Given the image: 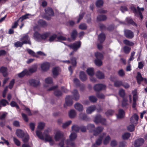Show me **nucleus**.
<instances>
[{"label":"nucleus","mask_w":147,"mask_h":147,"mask_svg":"<svg viewBox=\"0 0 147 147\" xmlns=\"http://www.w3.org/2000/svg\"><path fill=\"white\" fill-rule=\"evenodd\" d=\"M114 113V111L112 110H109L105 113V114L108 117L110 115H113Z\"/></svg>","instance_id":"nucleus-55"},{"label":"nucleus","mask_w":147,"mask_h":147,"mask_svg":"<svg viewBox=\"0 0 147 147\" xmlns=\"http://www.w3.org/2000/svg\"><path fill=\"white\" fill-rule=\"evenodd\" d=\"M45 140L46 142H48L51 143H53L54 141L51 136L49 135L46 134L45 136Z\"/></svg>","instance_id":"nucleus-25"},{"label":"nucleus","mask_w":147,"mask_h":147,"mask_svg":"<svg viewBox=\"0 0 147 147\" xmlns=\"http://www.w3.org/2000/svg\"><path fill=\"white\" fill-rule=\"evenodd\" d=\"M86 72L90 76H93L94 74V70L93 68L87 69Z\"/></svg>","instance_id":"nucleus-33"},{"label":"nucleus","mask_w":147,"mask_h":147,"mask_svg":"<svg viewBox=\"0 0 147 147\" xmlns=\"http://www.w3.org/2000/svg\"><path fill=\"white\" fill-rule=\"evenodd\" d=\"M53 74L54 76V77L55 76H57L59 74V70L58 67H55L53 68L52 70Z\"/></svg>","instance_id":"nucleus-32"},{"label":"nucleus","mask_w":147,"mask_h":147,"mask_svg":"<svg viewBox=\"0 0 147 147\" xmlns=\"http://www.w3.org/2000/svg\"><path fill=\"white\" fill-rule=\"evenodd\" d=\"M29 82L31 86L34 87H36L38 86L40 83L38 80H36L34 79H31L29 80Z\"/></svg>","instance_id":"nucleus-7"},{"label":"nucleus","mask_w":147,"mask_h":147,"mask_svg":"<svg viewBox=\"0 0 147 147\" xmlns=\"http://www.w3.org/2000/svg\"><path fill=\"white\" fill-rule=\"evenodd\" d=\"M144 140L142 138H140L136 140L134 143V145L135 147H139L144 143Z\"/></svg>","instance_id":"nucleus-9"},{"label":"nucleus","mask_w":147,"mask_h":147,"mask_svg":"<svg viewBox=\"0 0 147 147\" xmlns=\"http://www.w3.org/2000/svg\"><path fill=\"white\" fill-rule=\"evenodd\" d=\"M131 9L133 13L135 14V15L138 18H139L138 10L136 7L134 6H132L131 7Z\"/></svg>","instance_id":"nucleus-35"},{"label":"nucleus","mask_w":147,"mask_h":147,"mask_svg":"<svg viewBox=\"0 0 147 147\" xmlns=\"http://www.w3.org/2000/svg\"><path fill=\"white\" fill-rule=\"evenodd\" d=\"M27 43L25 41H23L22 42L20 41H17L14 44V46L17 48L18 47H22L24 44Z\"/></svg>","instance_id":"nucleus-27"},{"label":"nucleus","mask_w":147,"mask_h":147,"mask_svg":"<svg viewBox=\"0 0 147 147\" xmlns=\"http://www.w3.org/2000/svg\"><path fill=\"white\" fill-rule=\"evenodd\" d=\"M106 87V86L102 84H97L94 86V89L95 91L99 92L102 90L105 89Z\"/></svg>","instance_id":"nucleus-5"},{"label":"nucleus","mask_w":147,"mask_h":147,"mask_svg":"<svg viewBox=\"0 0 147 147\" xmlns=\"http://www.w3.org/2000/svg\"><path fill=\"white\" fill-rule=\"evenodd\" d=\"M45 81L46 83L51 84L53 82V79L50 77H48L45 79Z\"/></svg>","instance_id":"nucleus-59"},{"label":"nucleus","mask_w":147,"mask_h":147,"mask_svg":"<svg viewBox=\"0 0 147 147\" xmlns=\"http://www.w3.org/2000/svg\"><path fill=\"white\" fill-rule=\"evenodd\" d=\"M126 21L128 24H130L133 26H137V24L131 19L127 18Z\"/></svg>","instance_id":"nucleus-53"},{"label":"nucleus","mask_w":147,"mask_h":147,"mask_svg":"<svg viewBox=\"0 0 147 147\" xmlns=\"http://www.w3.org/2000/svg\"><path fill=\"white\" fill-rule=\"evenodd\" d=\"M125 36L127 38L129 39L132 38L134 37V34L131 30H126L124 31Z\"/></svg>","instance_id":"nucleus-8"},{"label":"nucleus","mask_w":147,"mask_h":147,"mask_svg":"<svg viewBox=\"0 0 147 147\" xmlns=\"http://www.w3.org/2000/svg\"><path fill=\"white\" fill-rule=\"evenodd\" d=\"M135 126L134 124L129 125L127 127V130L130 132H133L135 130Z\"/></svg>","instance_id":"nucleus-48"},{"label":"nucleus","mask_w":147,"mask_h":147,"mask_svg":"<svg viewBox=\"0 0 147 147\" xmlns=\"http://www.w3.org/2000/svg\"><path fill=\"white\" fill-rule=\"evenodd\" d=\"M54 94L56 96L59 97L62 95V93L60 90H58L54 92Z\"/></svg>","instance_id":"nucleus-58"},{"label":"nucleus","mask_w":147,"mask_h":147,"mask_svg":"<svg viewBox=\"0 0 147 147\" xmlns=\"http://www.w3.org/2000/svg\"><path fill=\"white\" fill-rule=\"evenodd\" d=\"M85 14V13L84 12L81 13L79 15L78 18L77 23H79L81 20L82 19L84 15Z\"/></svg>","instance_id":"nucleus-51"},{"label":"nucleus","mask_w":147,"mask_h":147,"mask_svg":"<svg viewBox=\"0 0 147 147\" xmlns=\"http://www.w3.org/2000/svg\"><path fill=\"white\" fill-rule=\"evenodd\" d=\"M125 112L122 109H120L119 111L118 114L117 115L118 118H122L124 117Z\"/></svg>","instance_id":"nucleus-24"},{"label":"nucleus","mask_w":147,"mask_h":147,"mask_svg":"<svg viewBox=\"0 0 147 147\" xmlns=\"http://www.w3.org/2000/svg\"><path fill=\"white\" fill-rule=\"evenodd\" d=\"M76 114V112L74 110H71L69 113V116L71 118H74L75 117Z\"/></svg>","instance_id":"nucleus-38"},{"label":"nucleus","mask_w":147,"mask_h":147,"mask_svg":"<svg viewBox=\"0 0 147 147\" xmlns=\"http://www.w3.org/2000/svg\"><path fill=\"white\" fill-rule=\"evenodd\" d=\"M106 36L103 33H101L98 36V40L100 43H103L106 39Z\"/></svg>","instance_id":"nucleus-13"},{"label":"nucleus","mask_w":147,"mask_h":147,"mask_svg":"<svg viewBox=\"0 0 147 147\" xmlns=\"http://www.w3.org/2000/svg\"><path fill=\"white\" fill-rule=\"evenodd\" d=\"M138 99V96H134V95L133 96V103L132 105V107L134 109L136 108L137 105L136 101Z\"/></svg>","instance_id":"nucleus-29"},{"label":"nucleus","mask_w":147,"mask_h":147,"mask_svg":"<svg viewBox=\"0 0 147 147\" xmlns=\"http://www.w3.org/2000/svg\"><path fill=\"white\" fill-rule=\"evenodd\" d=\"M137 8L138 12L139 18H140V20H142L143 18V17L141 11H144V8L143 7L140 8L139 6H138Z\"/></svg>","instance_id":"nucleus-34"},{"label":"nucleus","mask_w":147,"mask_h":147,"mask_svg":"<svg viewBox=\"0 0 147 147\" xmlns=\"http://www.w3.org/2000/svg\"><path fill=\"white\" fill-rule=\"evenodd\" d=\"M72 93L73 94V99L76 101L78 100L79 99L80 95L78 90L76 89H74Z\"/></svg>","instance_id":"nucleus-17"},{"label":"nucleus","mask_w":147,"mask_h":147,"mask_svg":"<svg viewBox=\"0 0 147 147\" xmlns=\"http://www.w3.org/2000/svg\"><path fill=\"white\" fill-rule=\"evenodd\" d=\"M37 66H35L29 69V70L27 69V71L28 72V76H30L31 74L35 72L37 70Z\"/></svg>","instance_id":"nucleus-40"},{"label":"nucleus","mask_w":147,"mask_h":147,"mask_svg":"<svg viewBox=\"0 0 147 147\" xmlns=\"http://www.w3.org/2000/svg\"><path fill=\"white\" fill-rule=\"evenodd\" d=\"M76 134L75 133H72L69 136V138L71 141L74 140L77 138Z\"/></svg>","instance_id":"nucleus-54"},{"label":"nucleus","mask_w":147,"mask_h":147,"mask_svg":"<svg viewBox=\"0 0 147 147\" xmlns=\"http://www.w3.org/2000/svg\"><path fill=\"white\" fill-rule=\"evenodd\" d=\"M13 141L15 144L17 146H19L21 145L20 141L16 138L13 137Z\"/></svg>","instance_id":"nucleus-57"},{"label":"nucleus","mask_w":147,"mask_h":147,"mask_svg":"<svg viewBox=\"0 0 147 147\" xmlns=\"http://www.w3.org/2000/svg\"><path fill=\"white\" fill-rule=\"evenodd\" d=\"M111 139V137L109 136H108L106 137L103 141V143L105 145L109 143Z\"/></svg>","instance_id":"nucleus-46"},{"label":"nucleus","mask_w":147,"mask_h":147,"mask_svg":"<svg viewBox=\"0 0 147 147\" xmlns=\"http://www.w3.org/2000/svg\"><path fill=\"white\" fill-rule=\"evenodd\" d=\"M87 127L90 131L92 132L95 129V125L94 124H89L87 125Z\"/></svg>","instance_id":"nucleus-37"},{"label":"nucleus","mask_w":147,"mask_h":147,"mask_svg":"<svg viewBox=\"0 0 147 147\" xmlns=\"http://www.w3.org/2000/svg\"><path fill=\"white\" fill-rule=\"evenodd\" d=\"M45 13L49 16H54V11L51 7H48L45 10Z\"/></svg>","instance_id":"nucleus-15"},{"label":"nucleus","mask_w":147,"mask_h":147,"mask_svg":"<svg viewBox=\"0 0 147 147\" xmlns=\"http://www.w3.org/2000/svg\"><path fill=\"white\" fill-rule=\"evenodd\" d=\"M78 35V32L76 30H73L71 33V39L73 40H76Z\"/></svg>","instance_id":"nucleus-19"},{"label":"nucleus","mask_w":147,"mask_h":147,"mask_svg":"<svg viewBox=\"0 0 147 147\" xmlns=\"http://www.w3.org/2000/svg\"><path fill=\"white\" fill-rule=\"evenodd\" d=\"M50 65L51 64L49 63L45 62L41 64L40 67L43 71H47L49 69Z\"/></svg>","instance_id":"nucleus-6"},{"label":"nucleus","mask_w":147,"mask_h":147,"mask_svg":"<svg viewBox=\"0 0 147 147\" xmlns=\"http://www.w3.org/2000/svg\"><path fill=\"white\" fill-rule=\"evenodd\" d=\"M94 121L96 124L100 123L102 124L105 125L106 123V119L101 117L100 115H96L94 119Z\"/></svg>","instance_id":"nucleus-2"},{"label":"nucleus","mask_w":147,"mask_h":147,"mask_svg":"<svg viewBox=\"0 0 147 147\" xmlns=\"http://www.w3.org/2000/svg\"><path fill=\"white\" fill-rule=\"evenodd\" d=\"M80 117L81 119L83 120L88 121V118L87 115L85 114H80Z\"/></svg>","instance_id":"nucleus-64"},{"label":"nucleus","mask_w":147,"mask_h":147,"mask_svg":"<svg viewBox=\"0 0 147 147\" xmlns=\"http://www.w3.org/2000/svg\"><path fill=\"white\" fill-rule=\"evenodd\" d=\"M96 76L99 79H102L105 78L104 74L100 71L97 72L96 74Z\"/></svg>","instance_id":"nucleus-20"},{"label":"nucleus","mask_w":147,"mask_h":147,"mask_svg":"<svg viewBox=\"0 0 147 147\" xmlns=\"http://www.w3.org/2000/svg\"><path fill=\"white\" fill-rule=\"evenodd\" d=\"M119 96L122 98H125V90L123 89H121L119 92Z\"/></svg>","instance_id":"nucleus-52"},{"label":"nucleus","mask_w":147,"mask_h":147,"mask_svg":"<svg viewBox=\"0 0 147 147\" xmlns=\"http://www.w3.org/2000/svg\"><path fill=\"white\" fill-rule=\"evenodd\" d=\"M51 34V32H47L41 34V39L42 40H45Z\"/></svg>","instance_id":"nucleus-21"},{"label":"nucleus","mask_w":147,"mask_h":147,"mask_svg":"<svg viewBox=\"0 0 147 147\" xmlns=\"http://www.w3.org/2000/svg\"><path fill=\"white\" fill-rule=\"evenodd\" d=\"M70 63L73 66H75L76 65L77 62L76 57H72L70 59Z\"/></svg>","instance_id":"nucleus-45"},{"label":"nucleus","mask_w":147,"mask_h":147,"mask_svg":"<svg viewBox=\"0 0 147 147\" xmlns=\"http://www.w3.org/2000/svg\"><path fill=\"white\" fill-rule=\"evenodd\" d=\"M131 48L127 46H125L123 47V51L125 53L127 54L130 52Z\"/></svg>","instance_id":"nucleus-60"},{"label":"nucleus","mask_w":147,"mask_h":147,"mask_svg":"<svg viewBox=\"0 0 147 147\" xmlns=\"http://www.w3.org/2000/svg\"><path fill=\"white\" fill-rule=\"evenodd\" d=\"M72 131L78 132L79 130H80V127L76 125H74L72 127Z\"/></svg>","instance_id":"nucleus-50"},{"label":"nucleus","mask_w":147,"mask_h":147,"mask_svg":"<svg viewBox=\"0 0 147 147\" xmlns=\"http://www.w3.org/2000/svg\"><path fill=\"white\" fill-rule=\"evenodd\" d=\"M107 29L109 32H111L114 29V25L113 24H111L108 26Z\"/></svg>","instance_id":"nucleus-61"},{"label":"nucleus","mask_w":147,"mask_h":147,"mask_svg":"<svg viewBox=\"0 0 147 147\" xmlns=\"http://www.w3.org/2000/svg\"><path fill=\"white\" fill-rule=\"evenodd\" d=\"M28 72L27 71V69L24 70L21 73L18 74V76L20 78H22L25 76H28Z\"/></svg>","instance_id":"nucleus-26"},{"label":"nucleus","mask_w":147,"mask_h":147,"mask_svg":"<svg viewBox=\"0 0 147 147\" xmlns=\"http://www.w3.org/2000/svg\"><path fill=\"white\" fill-rule=\"evenodd\" d=\"M81 42L80 41H78L69 45V47L74 51H77L81 46Z\"/></svg>","instance_id":"nucleus-3"},{"label":"nucleus","mask_w":147,"mask_h":147,"mask_svg":"<svg viewBox=\"0 0 147 147\" xmlns=\"http://www.w3.org/2000/svg\"><path fill=\"white\" fill-rule=\"evenodd\" d=\"M79 77L80 80L82 82L86 81L87 79V75L83 71H80Z\"/></svg>","instance_id":"nucleus-14"},{"label":"nucleus","mask_w":147,"mask_h":147,"mask_svg":"<svg viewBox=\"0 0 147 147\" xmlns=\"http://www.w3.org/2000/svg\"><path fill=\"white\" fill-rule=\"evenodd\" d=\"M72 96L68 95L65 98V104L64 105V107H66V106H70L73 104Z\"/></svg>","instance_id":"nucleus-4"},{"label":"nucleus","mask_w":147,"mask_h":147,"mask_svg":"<svg viewBox=\"0 0 147 147\" xmlns=\"http://www.w3.org/2000/svg\"><path fill=\"white\" fill-rule=\"evenodd\" d=\"M36 134L38 138L41 140H44V138L41 131L37 130Z\"/></svg>","instance_id":"nucleus-42"},{"label":"nucleus","mask_w":147,"mask_h":147,"mask_svg":"<svg viewBox=\"0 0 147 147\" xmlns=\"http://www.w3.org/2000/svg\"><path fill=\"white\" fill-rule=\"evenodd\" d=\"M45 124L44 123L40 122L38 123V128L40 130L43 129L45 126Z\"/></svg>","instance_id":"nucleus-62"},{"label":"nucleus","mask_w":147,"mask_h":147,"mask_svg":"<svg viewBox=\"0 0 147 147\" xmlns=\"http://www.w3.org/2000/svg\"><path fill=\"white\" fill-rule=\"evenodd\" d=\"M136 79L137 83L139 84H140L141 82L143 81L144 78L142 77L141 74L140 72H138Z\"/></svg>","instance_id":"nucleus-18"},{"label":"nucleus","mask_w":147,"mask_h":147,"mask_svg":"<svg viewBox=\"0 0 147 147\" xmlns=\"http://www.w3.org/2000/svg\"><path fill=\"white\" fill-rule=\"evenodd\" d=\"M114 86L119 88L122 85V82L121 81L116 80L114 81Z\"/></svg>","instance_id":"nucleus-39"},{"label":"nucleus","mask_w":147,"mask_h":147,"mask_svg":"<svg viewBox=\"0 0 147 147\" xmlns=\"http://www.w3.org/2000/svg\"><path fill=\"white\" fill-rule=\"evenodd\" d=\"M21 41H25L27 43L25 44H28L30 45H31V42L30 40V39L27 34H25L20 39Z\"/></svg>","instance_id":"nucleus-10"},{"label":"nucleus","mask_w":147,"mask_h":147,"mask_svg":"<svg viewBox=\"0 0 147 147\" xmlns=\"http://www.w3.org/2000/svg\"><path fill=\"white\" fill-rule=\"evenodd\" d=\"M103 1L102 0H98L96 3V5L98 7H100L103 5Z\"/></svg>","instance_id":"nucleus-44"},{"label":"nucleus","mask_w":147,"mask_h":147,"mask_svg":"<svg viewBox=\"0 0 147 147\" xmlns=\"http://www.w3.org/2000/svg\"><path fill=\"white\" fill-rule=\"evenodd\" d=\"M123 43L126 45H129L130 46H133L134 45V43L131 42H130L129 40L125 39L123 41Z\"/></svg>","instance_id":"nucleus-49"},{"label":"nucleus","mask_w":147,"mask_h":147,"mask_svg":"<svg viewBox=\"0 0 147 147\" xmlns=\"http://www.w3.org/2000/svg\"><path fill=\"white\" fill-rule=\"evenodd\" d=\"M89 99L90 102H96L97 100V99L96 97L93 96H89Z\"/></svg>","instance_id":"nucleus-56"},{"label":"nucleus","mask_w":147,"mask_h":147,"mask_svg":"<svg viewBox=\"0 0 147 147\" xmlns=\"http://www.w3.org/2000/svg\"><path fill=\"white\" fill-rule=\"evenodd\" d=\"M27 51L28 53L30 55L34 57H37V56L36 55L35 53L33 51L30 49H27Z\"/></svg>","instance_id":"nucleus-63"},{"label":"nucleus","mask_w":147,"mask_h":147,"mask_svg":"<svg viewBox=\"0 0 147 147\" xmlns=\"http://www.w3.org/2000/svg\"><path fill=\"white\" fill-rule=\"evenodd\" d=\"M7 67L2 66L0 68V73L3 74V76L6 77L8 75V74L7 73Z\"/></svg>","instance_id":"nucleus-16"},{"label":"nucleus","mask_w":147,"mask_h":147,"mask_svg":"<svg viewBox=\"0 0 147 147\" xmlns=\"http://www.w3.org/2000/svg\"><path fill=\"white\" fill-rule=\"evenodd\" d=\"M95 56L97 59L102 60L103 58V55L99 52H97L95 54Z\"/></svg>","instance_id":"nucleus-41"},{"label":"nucleus","mask_w":147,"mask_h":147,"mask_svg":"<svg viewBox=\"0 0 147 147\" xmlns=\"http://www.w3.org/2000/svg\"><path fill=\"white\" fill-rule=\"evenodd\" d=\"M104 136L100 135L99 136L98 138L97 139L96 142V144L97 145H100L102 143V140Z\"/></svg>","instance_id":"nucleus-36"},{"label":"nucleus","mask_w":147,"mask_h":147,"mask_svg":"<svg viewBox=\"0 0 147 147\" xmlns=\"http://www.w3.org/2000/svg\"><path fill=\"white\" fill-rule=\"evenodd\" d=\"M131 134L128 132L124 133L122 136V138L123 140H126L128 139L130 137Z\"/></svg>","instance_id":"nucleus-43"},{"label":"nucleus","mask_w":147,"mask_h":147,"mask_svg":"<svg viewBox=\"0 0 147 147\" xmlns=\"http://www.w3.org/2000/svg\"><path fill=\"white\" fill-rule=\"evenodd\" d=\"M16 134L19 138H22L24 143H27L29 140V136L27 133H25L22 130L18 129L16 131Z\"/></svg>","instance_id":"nucleus-1"},{"label":"nucleus","mask_w":147,"mask_h":147,"mask_svg":"<svg viewBox=\"0 0 147 147\" xmlns=\"http://www.w3.org/2000/svg\"><path fill=\"white\" fill-rule=\"evenodd\" d=\"M75 108L78 111L81 112L83 111V106L78 103H77L74 105Z\"/></svg>","instance_id":"nucleus-23"},{"label":"nucleus","mask_w":147,"mask_h":147,"mask_svg":"<svg viewBox=\"0 0 147 147\" xmlns=\"http://www.w3.org/2000/svg\"><path fill=\"white\" fill-rule=\"evenodd\" d=\"M34 38L37 40L41 39V34L37 31L35 32L34 34Z\"/></svg>","instance_id":"nucleus-47"},{"label":"nucleus","mask_w":147,"mask_h":147,"mask_svg":"<svg viewBox=\"0 0 147 147\" xmlns=\"http://www.w3.org/2000/svg\"><path fill=\"white\" fill-rule=\"evenodd\" d=\"M63 134L61 131H59L57 132L55 136V141L56 142L59 141L63 137Z\"/></svg>","instance_id":"nucleus-11"},{"label":"nucleus","mask_w":147,"mask_h":147,"mask_svg":"<svg viewBox=\"0 0 147 147\" xmlns=\"http://www.w3.org/2000/svg\"><path fill=\"white\" fill-rule=\"evenodd\" d=\"M38 24L40 26L45 27L47 26V22L42 20H40L38 22Z\"/></svg>","instance_id":"nucleus-31"},{"label":"nucleus","mask_w":147,"mask_h":147,"mask_svg":"<svg viewBox=\"0 0 147 147\" xmlns=\"http://www.w3.org/2000/svg\"><path fill=\"white\" fill-rule=\"evenodd\" d=\"M96 109L95 106H92L89 107L86 110V112L87 114H90L94 111Z\"/></svg>","instance_id":"nucleus-28"},{"label":"nucleus","mask_w":147,"mask_h":147,"mask_svg":"<svg viewBox=\"0 0 147 147\" xmlns=\"http://www.w3.org/2000/svg\"><path fill=\"white\" fill-rule=\"evenodd\" d=\"M107 17L105 15H98L97 18V20L98 21H105L107 19Z\"/></svg>","instance_id":"nucleus-22"},{"label":"nucleus","mask_w":147,"mask_h":147,"mask_svg":"<svg viewBox=\"0 0 147 147\" xmlns=\"http://www.w3.org/2000/svg\"><path fill=\"white\" fill-rule=\"evenodd\" d=\"M103 128L101 126H98L93 130V135L96 136H97L103 131Z\"/></svg>","instance_id":"nucleus-12"},{"label":"nucleus","mask_w":147,"mask_h":147,"mask_svg":"<svg viewBox=\"0 0 147 147\" xmlns=\"http://www.w3.org/2000/svg\"><path fill=\"white\" fill-rule=\"evenodd\" d=\"M128 100L127 97L123 98L122 101V107L124 108L128 106Z\"/></svg>","instance_id":"nucleus-30"}]
</instances>
